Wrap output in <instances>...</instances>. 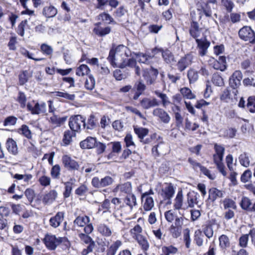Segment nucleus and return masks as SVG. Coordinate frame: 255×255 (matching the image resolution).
I'll list each match as a JSON object with an SVG mask.
<instances>
[{"instance_id":"f257e3e1","label":"nucleus","mask_w":255,"mask_h":255,"mask_svg":"<svg viewBox=\"0 0 255 255\" xmlns=\"http://www.w3.org/2000/svg\"><path fill=\"white\" fill-rule=\"evenodd\" d=\"M128 50L127 47L120 45L115 49H112L110 51L108 60L114 67L124 68L126 64L125 61L128 56Z\"/></svg>"},{"instance_id":"f03ea898","label":"nucleus","mask_w":255,"mask_h":255,"mask_svg":"<svg viewBox=\"0 0 255 255\" xmlns=\"http://www.w3.org/2000/svg\"><path fill=\"white\" fill-rule=\"evenodd\" d=\"M214 148L215 151V153L213 155L214 163L216 164L219 172L225 176L227 175V172L225 170V165L223 162L225 149L223 145L217 143L214 144Z\"/></svg>"},{"instance_id":"7ed1b4c3","label":"nucleus","mask_w":255,"mask_h":255,"mask_svg":"<svg viewBox=\"0 0 255 255\" xmlns=\"http://www.w3.org/2000/svg\"><path fill=\"white\" fill-rule=\"evenodd\" d=\"M69 126L72 131L75 133L79 132L82 126L84 128L86 126L85 119L79 115L72 116L69 119Z\"/></svg>"},{"instance_id":"20e7f679","label":"nucleus","mask_w":255,"mask_h":255,"mask_svg":"<svg viewBox=\"0 0 255 255\" xmlns=\"http://www.w3.org/2000/svg\"><path fill=\"white\" fill-rule=\"evenodd\" d=\"M163 49L162 48H159L155 47L151 50V52L153 54L152 55H149L148 54L142 53H139L137 56L138 57V61L140 63L145 64L147 65H152L156 60L155 54L161 52L162 53Z\"/></svg>"},{"instance_id":"39448f33","label":"nucleus","mask_w":255,"mask_h":255,"mask_svg":"<svg viewBox=\"0 0 255 255\" xmlns=\"http://www.w3.org/2000/svg\"><path fill=\"white\" fill-rule=\"evenodd\" d=\"M63 238H57L55 235L47 234L45 236L43 242L50 250H55L57 247L63 242Z\"/></svg>"},{"instance_id":"423d86ee","label":"nucleus","mask_w":255,"mask_h":255,"mask_svg":"<svg viewBox=\"0 0 255 255\" xmlns=\"http://www.w3.org/2000/svg\"><path fill=\"white\" fill-rule=\"evenodd\" d=\"M157 69L151 66L150 68H146L142 71V76L146 81L147 85L153 84L158 75Z\"/></svg>"},{"instance_id":"0eeeda50","label":"nucleus","mask_w":255,"mask_h":255,"mask_svg":"<svg viewBox=\"0 0 255 255\" xmlns=\"http://www.w3.org/2000/svg\"><path fill=\"white\" fill-rule=\"evenodd\" d=\"M239 37L243 40L249 41L251 43H255V33L251 27L245 26L240 29L239 31Z\"/></svg>"},{"instance_id":"6e6552de","label":"nucleus","mask_w":255,"mask_h":255,"mask_svg":"<svg viewBox=\"0 0 255 255\" xmlns=\"http://www.w3.org/2000/svg\"><path fill=\"white\" fill-rule=\"evenodd\" d=\"M243 74L240 70H236L229 78V84L233 89L239 88L241 85Z\"/></svg>"},{"instance_id":"1a4fd4ad","label":"nucleus","mask_w":255,"mask_h":255,"mask_svg":"<svg viewBox=\"0 0 255 255\" xmlns=\"http://www.w3.org/2000/svg\"><path fill=\"white\" fill-rule=\"evenodd\" d=\"M200 195L197 192L194 191L189 192L187 194V205H185V206L183 208V209L185 210L188 208H193L195 205L200 207L199 205V202L198 200Z\"/></svg>"},{"instance_id":"9d476101","label":"nucleus","mask_w":255,"mask_h":255,"mask_svg":"<svg viewBox=\"0 0 255 255\" xmlns=\"http://www.w3.org/2000/svg\"><path fill=\"white\" fill-rule=\"evenodd\" d=\"M27 108L33 115L44 114L46 112V104L43 102H37L34 104V106L28 103L27 105Z\"/></svg>"},{"instance_id":"9b49d317","label":"nucleus","mask_w":255,"mask_h":255,"mask_svg":"<svg viewBox=\"0 0 255 255\" xmlns=\"http://www.w3.org/2000/svg\"><path fill=\"white\" fill-rule=\"evenodd\" d=\"M193 59V56L191 54H187L181 57L176 64L178 70L180 72L183 71L191 64Z\"/></svg>"},{"instance_id":"f8f14e48","label":"nucleus","mask_w":255,"mask_h":255,"mask_svg":"<svg viewBox=\"0 0 255 255\" xmlns=\"http://www.w3.org/2000/svg\"><path fill=\"white\" fill-rule=\"evenodd\" d=\"M62 162L64 166L68 170H77L79 169L78 163L69 155H63L62 157Z\"/></svg>"},{"instance_id":"ddd939ff","label":"nucleus","mask_w":255,"mask_h":255,"mask_svg":"<svg viewBox=\"0 0 255 255\" xmlns=\"http://www.w3.org/2000/svg\"><path fill=\"white\" fill-rule=\"evenodd\" d=\"M175 193V190L171 183H165V186L162 188L161 195L164 200H168L167 203H171V199Z\"/></svg>"},{"instance_id":"4468645a","label":"nucleus","mask_w":255,"mask_h":255,"mask_svg":"<svg viewBox=\"0 0 255 255\" xmlns=\"http://www.w3.org/2000/svg\"><path fill=\"white\" fill-rule=\"evenodd\" d=\"M160 103L155 98L145 97L140 101V106L145 110H148L154 107L159 106Z\"/></svg>"},{"instance_id":"2eb2a0df","label":"nucleus","mask_w":255,"mask_h":255,"mask_svg":"<svg viewBox=\"0 0 255 255\" xmlns=\"http://www.w3.org/2000/svg\"><path fill=\"white\" fill-rule=\"evenodd\" d=\"M203 30L204 29L200 27L198 23L195 21H192L191 22L189 33L190 35L196 39L198 38L202 34L203 36Z\"/></svg>"},{"instance_id":"dca6fc26","label":"nucleus","mask_w":255,"mask_h":255,"mask_svg":"<svg viewBox=\"0 0 255 255\" xmlns=\"http://www.w3.org/2000/svg\"><path fill=\"white\" fill-rule=\"evenodd\" d=\"M196 42L197 44V47L199 49V52L200 55L202 56L206 55L207 49L210 45V42L207 40L204 36L200 39H196Z\"/></svg>"},{"instance_id":"f3484780","label":"nucleus","mask_w":255,"mask_h":255,"mask_svg":"<svg viewBox=\"0 0 255 255\" xmlns=\"http://www.w3.org/2000/svg\"><path fill=\"white\" fill-rule=\"evenodd\" d=\"M154 116L158 117L164 124H168L170 121V117L168 114L161 108H157L153 110Z\"/></svg>"},{"instance_id":"a211bd4d","label":"nucleus","mask_w":255,"mask_h":255,"mask_svg":"<svg viewBox=\"0 0 255 255\" xmlns=\"http://www.w3.org/2000/svg\"><path fill=\"white\" fill-rule=\"evenodd\" d=\"M114 192H120L122 194L128 195L131 193L132 186L129 182H127L123 184L118 185L114 189Z\"/></svg>"},{"instance_id":"6ab92c4d","label":"nucleus","mask_w":255,"mask_h":255,"mask_svg":"<svg viewBox=\"0 0 255 255\" xmlns=\"http://www.w3.org/2000/svg\"><path fill=\"white\" fill-rule=\"evenodd\" d=\"M64 218V213L58 212L49 220L50 225L54 228L58 227L63 222Z\"/></svg>"},{"instance_id":"aec40b11","label":"nucleus","mask_w":255,"mask_h":255,"mask_svg":"<svg viewBox=\"0 0 255 255\" xmlns=\"http://www.w3.org/2000/svg\"><path fill=\"white\" fill-rule=\"evenodd\" d=\"M57 197V192L55 190H51L43 195L42 202L45 205H50L55 200Z\"/></svg>"},{"instance_id":"412c9836","label":"nucleus","mask_w":255,"mask_h":255,"mask_svg":"<svg viewBox=\"0 0 255 255\" xmlns=\"http://www.w3.org/2000/svg\"><path fill=\"white\" fill-rule=\"evenodd\" d=\"M96 138L88 136L80 143V146L82 149H91L95 147L96 144Z\"/></svg>"},{"instance_id":"4be33fe9","label":"nucleus","mask_w":255,"mask_h":255,"mask_svg":"<svg viewBox=\"0 0 255 255\" xmlns=\"http://www.w3.org/2000/svg\"><path fill=\"white\" fill-rule=\"evenodd\" d=\"M240 206L243 210L250 212L255 211V203L253 204L251 200L247 197L242 198Z\"/></svg>"},{"instance_id":"5701e85b","label":"nucleus","mask_w":255,"mask_h":255,"mask_svg":"<svg viewBox=\"0 0 255 255\" xmlns=\"http://www.w3.org/2000/svg\"><path fill=\"white\" fill-rule=\"evenodd\" d=\"M213 67L216 70L224 71L227 68L226 58L225 56H219L218 60L214 61L213 64Z\"/></svg>"},{"instance_id":"b1692460","label":"nucleus","mask_w":255,"mask_h":255,"mask_svg":"<svg viewBox=\"0 0 255 255\" xmlns=\"http://www.w3.org/2000/svg\"><path fill=\"white\" fill-rule=\"evenodd\" d=\"M57 12V9L52 5L45 6L42 9V14L46 18L54 17Z\"/></svg>"},{"instance_id":"393cba45","label":"nucleus","mask_w":255,"mask_h":255,"mask_svg":"<svg viewBox=\"0 0 255 255\" xmlns=\"http://www.w3.org/2000/svg\"><path fill=\"white\" fill-rule=\"evenodd\" d=\"M223 197V191L216 188H212L209 190L208 199L214 202L216 199Z\"/></svg>"},{"instance_id":"a878e982","label":"nucleus","mask_w":255,"mask_h":255,"mask_svg":"<svg viewBox=\"0 0 255 255\" xmlns=\"http://www.w3.org/2000/svg\"><path fill=\"white\" fill-rule=\"evenodd\" d=\"M6 147L10 153L13 155L18 153V147L16 142L11 138H8L6 142Z\"/></svg>"},{"instance_id":"bb28decb","label":"nucleus","mask_w":255,"mask_h":255,"mask_svg":"<svg viewBox=\"0 0 255 255\" xmlns=\"http://www.w3.org/2000/svg\"><path fill=\"white\" fill-rule=\"evenodd\" d=\"M124 203L129 207L131 210L134 207L137 205L136 198L135 196L131 193L127 195L124 199Z\"/></svg>"},{"instance_id":"cd10ccee","label":"nucleus","mask_w":255,"mask_h":255,"mask_svg":"<svg viewBox=\"0 0 255 255\" xmlns=\"http://www.w3.org/2000/svg\"><path fill=\"white\" fill-rule=\"evenodd\" d=\"M100 23H98L96 24V26L94 28V32L97 35L100 37H103L109 34L111 30V28L109 26L102 27L100 26Z\"/></svg>"},{"instance_id":"c85d7f7f","label":"nucleus","mask_w":255,"mask_h":255,"mask_svg":"<svg viewBox=\"0 0 255 255\" xmlns=\"http://www.w3.org/2000/svg\"><path fill=\"white\" fill-rule=\"evenodd\" d=\"M185 206L183 205V195L182 190L178 192L177 195L174 199L173 207L174 209L179 210Z\"/></svg>"},{"instance_id":"c756f323","label":"nucleus","mask_w":255,"mask_h":255,"mask_svg":"<svg viewBox=\"0 0 255 255\" xmlns=\"http://www.w3.org/2000/svg\"><path fill=\"white\" fill-rule=\"evenodd\" d=\"M97 231L102 236L107 238L112 235V230L105 224H100L97 227Z\"/></svg>"},{"instance_id":"7c9ffc66","label":"nucleus","mask_w":255,"mask_h":255,"mask_svg":"<svg viewBox=\"0 0 255 255\" xmlns=\"http://www.w3.org/2000/svg\"><path fill=\"white\" fill-rule=\"evenodd\" d=\"M141 200L143 203V208L145 211L151 210L154 206L153 199L151 197H146L145 195H141Z\"/></svg>"},{"instance_id":"2f4dec72","label":"nucleus","mask_w":255,"mask_h":255,"mask_svg":"<svg viewBox=\"0 0 255 255\" xmlns=\"http://www.w3.org/2000/svg\"><path fill=\"white\" fill-rule=\"evenodd\" d=\"M134 239L136 241L141 249L144 252L148 250L149 248V244L145 237L142 235L140 236H137V237Z\"/></svg>"},{"instance_id":"473e14b6","label":"nucleus","mask_w":255,"mask_h":255,"mask_svg":"<svg viewBox=\"0 0 255 255\" xmlns=\"http://www.w3.org/2000/svg\"><path fill=\"white\" fill-rule=\"evenodd\" d=\"M98 120L96 117L93 115H91L87 120V122L86 123V126L84 127V129L88 132L89 130H92L96 127Z\"/></svg>"},{"instance_id":"72a5a7b5","label":"nucleus","mask_w":255,"mask_h":255,"mask_svg":"<svg viewBox=\"0 0 255 255\" xmlns=\"http://www.w3.org/2000/svg\"><path fill=\"white\" fill-rule=\"evenodd\" d=\"M76 136V133L71 130H66L64 133L63 143L66 146L70 144L72 141V137Z\"/></svg>"},{"instance_id":"f704fd0d","label":"nucleus","mask_w":255,"mask_h":255,"mask_svg":"<svg viewBox=\"0 0 255 255\" xmlns=\"http://www.w3.org/2000/svg\"><path fill=\"white\" fill-rule=\"evenodd\" d=\"M128 12V10L122 5L118 8L114 12V16L120 20H122Z\"/></svg>"},{"instance_id":"c9c22d12","label":"nucleus","mask_w":255,"mask_h":255,"mask_svg":"<svg viewBox=\"0 0 255 255\" xmlns=\"http://www.w3.org/2000/svg\"><path fill=\"white\" fill-rule=\"evenodd\" d=\"M133 129L135 133L140 139V140L144 138V137L148 134L149 132V130L147 128L138 127L137 126L134 127Z\"/></svg>"},{"instance_id":"e433bc0d","label":"nucleus","mask_w":255,"mask_h":255,"mask_svg":"<svg viewBox=\"0 0 255 255\" xmlns=\"http://www.w3.org/2000/svg\"><path fill=\"white\" fill-rule=\"evenodd\" d=\"M75 181V179L71 178L69 181L64 183L65 191L63 193V196L64 198H68L70 197L71 191L73 188L72 186Z\"/></svg>"},{"instance_id":"4c0bfd02","label":"nucleus","mask_w":255,"mask_h":255,"mask_svg":"<svg viewBox=\"0 0 255 255\" xmlns=\"http://www.w3.org/2000/svg\"><path fill=\"white\" fill-rule=\"evenodd\" d=\"M90 222V218L88 216H78L74 221V224L79 227H84Z\"/></svg>"},{"instance_id":"58836bf2","label":"nucleus","mask_w":255,"mask_h":255,"mask_svg":"<svg viewBox=\"0 0 255 255\" xmlns=\"http://www.w3.org/2000/svg\"><path fill=\"white\" fill-rule=\"evenodd\" d=\"M161 54L164 61L166 63L169 64L174 61V55L170 50L168 49L163 50Z\"/></svg>"},{"instance_id":"ea45409f","label":"nucleus","mask_w":255,"mask_h":255,"mask_svg":"<svg viewBox=\"0 0 255 255\" xmlns=\"http://www.w3.org/2000/svg\"><path fill=\"white\" fill-rule=\"evenodd\" d=\"M18 132L24 136L28 139H31L32 138V133L30 130L29 127L25 125H23L18 129Z\"/></svg>"},{"instance_id":"a19ab883","label":"nucleus","mask_w":255,"mask_h":255,"mask_svg":"<svg viewBox=\"0 0 255 255\" xmlns=\"http://www.w3.org/2000/svg\"><path fill=\"white\" fill-rule=\"evenodd\" d=\"M90 72L89 68L85 64L81 65L76 69V74L78 76H84L85 75H89Z\"/></svg>"},{"instance_id":"79ce46f5","label":"nucleus","mask_w":255,"mask_h":255,"mask_svg":"<svg viewBox=\"0 0 255 255\" xmlns=\"http://www.w3.org/2000/svg\"><path fill=\"white\" fill-rule=\"evenodd\" d=\"M66 120V117L59 118L57 116L53 115L50 118L49 122L52 124L54 127H59Z\"/></svg>"},{"instance_id":"37998d69","label":"nucleus","mask_w":255,"mask_h":255,"mask_svg":"<svg viewBox=\"0 0 255 255\" xmlns=\"http://www.w3.org/2000/svg\"><path fill=\"white\" fill-rule=\"evenodd\" d=\"M203 238L204 235L200 230H197L195 232L194 241L198 246L201 247L203 245Z\"/></svg>"},{"instance_id":"c03bdc74","label":"nucleus","mask_w":255,"mask_h":255,"mask_svg":"<svg viewBox=\"0 0 255 255\" xmlns=\"http://www.w3.org/2000/svg\"><path fill=\"white\" fill-rule=\"evenodd\" d=\"M155 95L159 97L161 101V104L163 107L166 108L168 105L170 104V102L166 94L161 93L158 91H155Z\"/></svg>"},{"instance_id":"a18cd8bd","label":"nucleus","mask_w":255,"mask_h":255,"mask_svg":"<svg viewBox=\"0 0 255 255\" xmlns=\"http://www.w3.org/2000/svg\"><path fill=\"white\" fill-rule=\"evenodd\" d=\"M212 82L216 86L222 87L224 85L223 78L218 73H215L213 75Z\"/></svg>"},{"instance_id":"49530a36","label":"nucleus","mask_w":255,"mask_h":255,"mask_svg":"<svg viewBox=\"0 0 255 255\" xmlns=\"http://www.w3.org/2000/svg\"><path fill=\"white\" fill-rule=\"evenodd\" d=\"M219 245L223 249H226L230 246V242L229 238L225 235H222L219 237Z\"/></svg>"},{"instance_id":"de8ad7c7","label":"nucleus","mask_w":255,"mask_h":255,"mask_svg":"<svg viewBox=\"0 0 255 255\" xmlns=\"http://www.w3.org/2000/svg\"><path fill=\"white\" fill-rule=\"evenodd\" d=\"M223 204L224 208L225 210L231 209L236 210L237 209V205L235 202L231 199L225 198L223 201Z\"/></svg>"},{"instance_id":"09e8293b","label":"nucleus","mask_w":255,"mask_h":255,"mask_svg":"<svg viewBox=\"0 0 255 255\" xmlns=\"http://www.w3.org/2000/svg\"><path fill=\"white\" fill-rule=\"evenodd\" d=\"M183 241L185 243V246L189 249L190 247L191 240L190 238V231L188 228H186L183 230Z\"/></svg>"},{"instance_id":"8fccbe9b","label":"nucleus","mask_w":255,"mask_h":255,"mask_svg":"<svg viewBox=\"0 0 255 255\" xmlns=\"http://www.w3.org/2000/svg\"><path fill=\"white\" fill-rule=\"evenodd\" d=\"M162 251L164 255H173L178 252V249L173 246H164L162 248Z\"/></svg>"},{"instance_id":"3c124183","label":"nucleus","mask_w":255,"mask_h":255,"mask_svg":"<svg viewBox=\"0 0 255 255\" xmlns=\"http://www.w3.org/2000/svg\"><path fill=\"white\" fill-rule=\"evenodd\" d=\"M239 160L240 164L242 166L245 167H248L250 166V160L247 153H243L241 154L239 157Z\"/></svg>"},{"instance_id":"603ef678","label":"nucleus","mask_w":255,"mask_h":255,"mask_svg":"<svg viewBox=\"0 0 255 255\" xmlns=\"http://www.w3.org/2000/svg\"><path fill=\"white\" fill-rule=\"evenodd\" d=\"M95 86V80L92 75H89L85 83V87L88 90H93Z\"/></svg>"},{"instance_id":"864d4df0","label":"nucleus","mask_w":255,"mask_h":255,"mask_svg":"<svg viewBox=\"0 0 255 255\" xmlns=\"http://www.w3.org/2000/svg\"><path fill=\"white\" fill-rule=\"evenodd\" d=\"M180 92L183 97L188 99H193L195 98V95L192 92L191 90L187 87L181 88Z\"/></svg>"},{"instance_id":"5fc2aeb1","label":"nucleus","mask_w":255,"mask_h":255,"mask_svg":"<svg viewBox=\"0 0 255 255\" xmlns=\"http://www.w3.org/2000/svg\"><path fill=\"white\" fill-rule=\"evenodd\" d=\"M142 232V228L140 225L138 224L136 225L132 229H131L130 230V233L133 239L136 238L137 237V236H142V235H141Z\"/></svg>"},{"instance_id":"6e6d98bb","label":"nucleus","mask_w":255,"mask_h":255,"mask_svg":"<svg viewBox=\"0 0 255 255\" xmlns=\"http://www.w3.org/2000/svg\"><path fill=\"white\" fill-rule=\"evenodd\" d=\"M133 88L143 94L146 89V85L142 80L139 79L135 83Z\"/></svg>"},{"instance_id":"4d7b16f0","label":"nucleus","mask_w":255,"mask_h":255,"mask_svg":"<svg viewBox=\"0 0 255 255\" xmlns=\"http://www.w3.org/2000/svg\"><path fill=\"white\" fill-rule=\"evenodd\" d=\"M169 232L173 238H178L181 234L182 230L171 225L169 228Z\"/></svg>"},{"instance_id":"13d9d810","label":"nucleus","mask_w":255,"mask_h":255,"mask_svg":"<svg viewBox=\"0 0 255 255\" xmlns=\"http://www.w3.org/2000/svg\"><path fill=\"white\" fill-rule=\"evenodd\" d=\"M60 166L58 164H56L52 167L50 174L53 178L58 179L60 174Z\"/></svg>"},{"instance_id":"bf43d9fd","label":"nucleus","mask_w":255,"mask_h":255,"mask_svg":"<svg viewBox=\"0 0 255 255\" xmlns=\"http://www.w3.org/2000/svg\"><path fill=\"white\" fill-rule=\"evenodd\" d=\"M187 77L190 83H194L196 81L198 78V73L193 69H190L188 71Z\"/></svg>"},{"instance_id":"052dcab7","label":"nucleus","mask_w":255,"mask_h":255,"mask_svg":"<svg viewBox=\"0 0 255 255\" xmlns=\"http://www.w3.org/2000/svg\"><path fill=\"white\" fill-rule=\"evenodd\" d=\"M40 49L42 52L46 55H51L53 52L52 47L45 43L41 45Z\"/></svg>"},{"instance_id":"680f3d73","label":"nucleus","mask_w":255,"mask_h":255,"mask_svg":"<svg viewBox=\"0 0 255 255\" xmlns=\"http://www.w3.org/2000/svg\"><path fill=\"white\" fill-rule=\"evenodd\" d=\"M247 106L250 112H255V96L250 97L248 98Z\"/></svg>"},{"instance_id":"e2e57ef3","label":"nucleus","mask_w":255,"mask_h":255,"mask_svg":"<svg viewBox=\"0 0 255 255\" xmlns=\"http://www.w3.org/2000/svg\"><path fill=\"white\" fill-rule=\"evenodd\" d=\"M27 23V20L25 19L21 21L17 26L16 32L21 36L24 35L25 27Z\"/></svg>"},{"instance_id":"0e129e2a","label":"nucleus","mask_w":255,"mask_h":255,"mask_svg":"<svg viewBox=\"0 0 255 255\" xmlns=\"http://www.w3.org/2000/svg\"><path fill=\"white\" fill-rule=\"evenodd\" d=\"M252 176V172L251 170L247 169L244 172L241 177V181L243 183L248 182Z\"/></svg>"},{"instance_id":"69168bd1","label":"nucleus","mask_w":255,"mask_h":255,"mask_svg":"<svg viewBox=\"0 0 255 255\" xmlns=\"http://www.w3.org/2000/svg\"><path fill=\"white\" fill-rule=\"evenodd\" d=\"M17 121V118L14 116L7 117L4 120L3 125L5 126H11L16 124Z\"/></svg>"},{"instance_id":"338daca9","label":"nucleus","mask_w":255,"mask_h":255,"mask_svg":"<svg viewBox=\"0 0 255 255\" xmlns=\"http://www.w3.org/2000/svg\"><path fill=\"white\" fill-rule=\"evenodd\" d=\"M88 191V188L85 184H82L75 190V194L78 196H84Z\"/></svg>"},{"instance_id":"774afa93","label":"nucleus","mask_w":255,"mask_h":255,"mask_svg":"<svg viewBox=\"0 0 255 255\" xmlns=\"http://www.w3.org/2000/svg\"><path fill=\"white\" fill-rule=\"evenodd\" d=\"M220 99L226 103L229 102L231 99V96L230 91L228 89H225L220 96Z\"/></svg>"}]
</instances>
